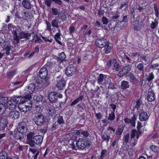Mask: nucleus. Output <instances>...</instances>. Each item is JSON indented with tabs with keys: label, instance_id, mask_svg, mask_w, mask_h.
Segmentation results:
<instances>
[{
	"label": "nucleus",
	"instance_id": "obj_1",
	"mask_svg": "<svg viewBox=\"0 0 159 159\" xmlns=\"http://www.w3.org/2000/svg\"><path fill=\"white\" fill-rule=\"evenodd\" d=\"M17 98L19 99L18 102H16L15 108L18 106L20 110L24 112L29 111L31 109L32 104L30 99H27L24 97L17 96Z\"/></svg>",
	"mask_w": 159,
	"mask_h": 159
},
{
	"label": "nucleus",
	"instance_id": "obj_2",
	"mask_svg": "<svg viewBox=\"0 0 159 159\" xmlns=\"http://www.w3.org/2000/svg\"><path fill=\"white\" fill-rule=\"evenodd\" d=\"M48 71L44 66L40 69L39 72V75L41 79H37L36 80V84L38 87L44 88L48 86L49 83L47 78L48 75Z\"/></svg>",
	"mask_w": 159,
	"mask_h": 159
},
{
	"label": "nucleus",
	"instance_id": "obj_3",
	"mask_svg": "<svg viewBox=\"0 0 159 159\" xmlns=\"http://www.w3.org/2000/svg\"><path fill=\"white\" fill-rule=\"evenodd\" d=\"M17 96H13L11 97L8 100V98L7 97H2V96L0 98V102L1 103L4 104H6L7 107L8 109L12 110L15 108L16 102H18L19 99L17 98Z\"/></svg>",
	"mask_w": 159,
	"mask_h": 159
},
{
	"label": "nucleus",
	"instance_id": "obj_4",
	"mask_svg": "<svg viewBox=\"0 0 159 159\" xmlns=\"http://www.w3.org/2000/svg\"><path fill=\"white\" fill-rule=\"evenodd\" d=\"M91 142L86 138H79L76 142L77 147L80 150L89 149L91 146Z\"/></svg>",
	"mask_w": 159,
	"mask_h": 159
},
{
	"label": "nucleus",
	"instance_id": "obj_5",
	"mask_svg": "<svg viewBox=\"0 0 159 159\" xmlns=\"http://www.w3.org/2000/svg\"><path fill=\"white\" fill-rule=\"evenodd\" d=\"M41 88L38 87L37 84L34 83L30 84L28 86V90L25 93V96L24 97H26L27 99H30L32 98L31 94L33 92L36 90H38Z\"/></svg>",
	"mask_w": 159,
	"mask_h": 159
},
{
	"label": "nucleus",
	"instance_id": "obj_6",
	"mask_svg": "<svg viewBox=\"0 0 159 159\" xmlns=\"http://www.w3.org/2000/svg\"><path fill=\"white\" fill-rule=\"evenodd\" d=\"M33 120L38 126L43 125L45 122L44 116L41 113L36 114L33 118Z\"/></svg>",
	"mask_w": 159,
	"mask_h": 159
},
{
	"label": "nucleus",
	"instance_id": "obj_7",
	"mask_svg": "<svg viewBox=\"0 0 159 159\" xmlns=\"http://www.w3.org/2000/svg\"><path fill=\"white\" fill-rule=\"evenodd\" d=\"M87 93L84 89H82L79 95V96L74 100L70 104V106H73L84 99L85 100L87 97Z\"/></svg>",
	"mask_w": 159,
	"mask_h": 159
},
{
	"label": "nucleus",
	"instance_id": "obj_8",
	"mask_svg": "<svg viewBox=\"0 0 159 159\" xmlns=\"http://www.w3.org/2000/svg\"><path fill=\"white\" fill-rule=\"evenodd\" d=\"M97 79L98 84L105 86L110 81L109 76L104 75L102 74H100Z\"/></svg>",
	"mask_w": 159,
	"mask_h": 159
},
{
	"label": "nucleus",
	"instance_id": "obj_9",
	"mask_svg": "<svg viewBox=\"0 0 159 159\" xmlns=\"http://www.w3.org/2000/svg\"><path fill=\"white\" fill-rule=\"evenodd\" d=\"M43 66L46 68L48 71L52 72V71L54 72V70L56 71L55 69L57 66V65L56 61H48Z\"/></svg>",
	"mask_w": 159,
	"mask_h": 159
},
{
	"label": "nucleus",
	"instance_id": "obj_10",
	"mask_svg": "<svg viewBox=\"0 0 159 159\" xmlns=\"http://www.w3.org/2000/svg\"><path fill=\"white\" fill-rule=\"evenodd\" d=\"M17 130L24 134H25L28 130L27 123L24 121L20 122L18 125Z\"/></svg>",
	"mask_w": 159,
	"mask_h": 159
},
{
	"label": "nucleus",
	"instance_id": "obj_11",
	"mask_svg": "<svg viewBox=\"0 0 159 159\" xmlns=\"http://www.w3.org/2000/svg\"><path fill=\"white\" fill-rule=\"evenodd\" d=\"M76 71V69L75 66L70 65L66 67L65 73L67 76H70L73 75Z\"/></svg>",
	"mask_w": 159,
	"mask_h": 159
},
{
	"label": "nucleus",
	"instance_id": "obj_12",
	"mask_svg": "<svg viewBox=\"0 0 159 159\" xmlns=\"http://www.w3.org/2000/svg\"><path fill=\"white\" fill-rule=\"evenodd\" d=\"M34 136V134L33 132H29L27 135L26 143L31 147H33L35 146V144L33 142Z\"/></svg>",
	"mask_w": 159,
	"mask_h": 159
},
{
	"label": "nucleus",
	"instance_id": "obj_13",
	"mask_svg": "<svg viewBox=\"0 0 159 159\" xmlns=\"http://www.w3.org/2000/svg\"><path fill=\"white\" fill-rule=\"evenodd\" d=\"M59 57L55 56V59L57 60L59 65H61V63H63L64 61H66L65 59L66 58V56L64 52L59 53L58 55Z\"/></svg>",
	"mask_w": 159,
	"mask_h": 159
},
{
	"label": "nucleus",
	"instance_id": "obj_14",
	"mask_svg": "<svg viewBox=\"0 0 159 159\" xmlns=\"http://www.w3.org/2000/svg\"><path fill=\"white\" fill-rule=\"evenodd\" d=\"M136 119V115L134 114L130 119L128 118H126L124 119V121L126 124H130L132 127H134L135 125V120Z\"/></svg>",
	"mask_w": 159,
	"mask_h": 159
},
{
	"label": "nucleus",
	"instance_id": "obj_15",
	"mask_svg": "<svg viewBox=\"0 0 159 159\" xmlns=\"http://www.w3.org/2000/svg\"><path fill=\"white\" fill-rule=\"evenodd\" d=\"M107 42V39L102 38L97 39L95 41V44L98 47L102 48L104 47Z\"/></svg>",
	"mask_w": 159,
	"mask_h": 159
},
{
	"label": "nucleus",
	"instance_id": "obj_16",
	"mask_svg": "<svg viewBox=\"0 0 159 159\" xmlns=\"http://www.w3.org/2000/svg\"><path fill=\"white\" fill-rule=\"evenodd\" d=\"M149 115H148L147 112L141 111L139 115V119L141 121H147L148 120Z\"/></svg>",
	"mask_w": 159,
	"mask_h": 159
},
{
	"label": "nucleus",
	"instance_id": "obj_17",
	"mask_svg": "<svg viewBox=\"0 0 159 159\" xmlns=\"http://www.w3.org/2000/svg\"><path fill=\"white\" fill-rule=\"evenodd\" d=\"M48 97L50 102L52 103L55 102L57 100V95L56 92H53L50 93Z\"/></svg>",
	"mask_w": 159,
	"mask_h": 159
},
{
	"label": "nucleus",
	"instance_id": "obj_18",
	"mask_svg": "<svg viewBox=\"0 0 159 159\" xmlns=\"http://www.w3.org/2000/svg\"><path fill=\"white\" fill-rule=\"evenodd\" d=\"M43 140V136L39 135H36L34 136L33 142L34 144L40 145L42 143Z\"/></svg>",
	"mask_w": 159,
	"mask_h": 159
},
{
	"label": "nucleus",
	"instance_id": "obj_19",
	"mask_svg": "<svg viewBox=\"0 0 159 159\" xmlns=\"http://www.w3.org/2000/svg\"><path fill=\"white\" fill-rule=\"evenodd\" d=\"M7 119L6 117L3 116L0 120V130H3L7 126Z\"/></svg>",
	"mask_w": 159,
	"mask_h": 159
},
{
	"label": "nucleus",
	"instance_id": "obj_20",
	"mask_svg": "<svg viewBox=\"0 0 159 159\" xmlns=\"http://www.w3.org/2000/svg\"><path fill=\"white\" fill-rule=\"evenodd\" d=\"M57 122L53 124V127L55 129H57L58 126V124L59 125L64 124L65 123V121L63 119V116H59L57 117Z\"/></svg>",
	"mask_w": 159,
	"mask_h": 159
},
{
	"label": "nucleus",
	"instance_id": "obj_21",
	"mask_svg": "<svg viewBox=\"0 0 159 159\" xmlns=\"http://www.w3.org/2000/svg\"><path fill=\"white\" fill-rule=\"evenodd\" d=\"M66 85V81L63 78H62L59 80L57 81V88L60 90H62Z\"/></svg>",
	"mask_w": 159,
	"mask_h": 159
},
{
	"label": "nucleus",
	"instance_id": "obj_22",
	"mask_svg": "<svg viewBox=\"0 0 159 159\" xmlns=\"http://www.w3.org/2000/svg\"><path fill=\"white\" fill-rule=\"evenodd\" d=\"M31 36V34L29 33L27 31L26 32L21 31L19 34V36L20 39H29Z\"/></svg>",
	"mask_w": 159,
	"mask_h": 159
},
{
	"label": "nucleus",
	"instance_id": "obj_23",
	"mask_svg": "<svg viewBox=\"0 0 159 159\" xmlns=\"http://www.w3.org/2000/svg\"><path fill=\"white\" fill-rule=\"evenodd\" d=\"M129 79V82L133 84H136L138 82V80L134 74L131 72L129 73L127 76Z\"/></svg>",
	"mask_w": 159,
	"mask_h": 159
},
{
	"label": "nucleus",
	"instance_id": "obj_24",
	"mask_svg": "<svg viewBox=\"0 0 159 159\" xmlns=\"http://www.w3.org/2000/svg\"><path fill=\"white\" fill-rule=\"evenodd\" d=\"M20 116L19 112L16 111H11L9 114V117L13 120L18 119Z\"/></svg>",
	"mask_w": 159,
	"mask_h": 159
},
{
	"label": "nucleus",
	"instance_id": "obj_25",
	"mask_svg": "<svg viewBox=\"0 0 159 159\" xmlns=\"http://www.w3.org/2000/svg\"><path fill=\"white\" fill-rule=\"evenodd\" d=\"M156 95L152 91L148 92L147 94V98L148 101L150 102H154L156 99Z\"/></svg>",
	"mask_w": 159,
	"mask_h": 159
},
{
	"label": "nucleus",
	"instance_id": "obj_26",
	"mask_svg": "<svg viewBox=\"0 0 159 159\" xmlns=\"http://www.w3.org/2000/svg\"><path fill=\"white\" fill-rule=\"evenodd\" d=\"M125 127V125H119L116 129L115 134L120 136L122 133Z\"/></svg>",
	"mask_w": 159,
	"mask_h": 159
},
{
	"label": "nucleus",
	"instance_id": "obj_27",
	"mask_svg": "<svg viewBox=\"0 0 159 159\" xmlns=\"http://www.w3.org/2000/svg\"><path fill=\"white\" fill-rule=\"evenodd\" d=\"M22 4L23 7L27 9H30L31 8V4L29 0H23Z\"/></svg>",
	"mask_w": 159,
	"mask_h": 159
},
{
	"label": "nucleus",
	"instance_id": "obj_28",
	"mask_svg": "<svg viewBox=\"0 0 159 159\" xmlns=\"http://www.w3.org/2000/svg\"><path fill=\"white\" fill-rule=\"evenodd\" d=\"M57 30H58V32L55 35L54 38L56 41L57 42L58 44L61 45H62V42L58 40H60L61 39L60 36L61 34L60 33V30L59 29H58Z\"/></svg>",
	"mask_w": 159,
	"mask_h": 159
},
{
	"label": "nucleus",
	"instance_id": "obj_29",
	"mask_svg": "<svg viewBox=\"0 0 159 159\" xmlns=\"http://www.w3.org/2000/svg\"><path fill=\"white\" fill-rule=\"evenodd\" d=\"M24 134L21 133L20 131H18L15 133L14 137L17 140H22L24 137Z\"/></svg>",
	"mask_w": 159,
	"mask_h": 159
},
{
	"label": "nucleus",
	"instance_id": "obj_30",
	"mask_svg": "<svg viewBox=\"0 0 159 159\" xmlns=\"http://www.w3.org/2000/svg\"><path fill=\"white\" fill-rule=\"evenodd\" d=\"M129 82L123 80L121 83L120 88L123 90H126L129 88Z\"/></svg>",
	"mask_w": 159,
	"mask_h": 159
},
{
	"label": "nucleus",
	"instance_id": "obj_31",
	"mask_svg": "<svg viewBox=\"0 0 159 159\" xmlns=\"http://www.w3.org/2000/svg\"><path fill=\"white\" fill-rule=\"evenodd\" d=\"M8 30L9 31H11L12 33H14L16 32L17 28L12 24H9L8 25Z\"/></svg>",
	"mask_w": 159,
	"mask_h": 159
},
{
	"label": "nucleus",
	"instance_id": "obj_32",
	"mask_svg": "<svg viewBox=\"0 0 159 159\" xmlns=\"http://www.w3.org/2000/svg\"><path fill=\"white\" fill-rule=\"evenodd\" d=\"M107 156V150L106 149H102L99 156V159H104Z\"/></svg>",
	"mask_w": 159,
	"mask_h": 159
},
{
	"label": "nucleus",
	"instance_id": "obj_33",
	"mask_svg": "<svg viewBox=\"0 0 159 159\" xmlns=\"http://www.w3.org/2000/svg\"><path fill=\"white\" fill-rule=\"evenodd\" d=\"M51 25L54 28H59V21L56 19L52 20L51 21Z\"/></svg>",
	"mask_w": 159,
	"mask_h": 159
},
{
	"label": "nucleus",
	"instance_id": "obj_34",
	"mask_svg": "<svg viewBox=\"0 0 159 159\" xmlns=\"http://www.w3.org/2000/svg\"><path fill=\"white\" fill-rule=\"evenodd\" d=\"M142 25L139 22H137L134 25V31H137L141 29Z\"/></svg>",
	"mask_w": 159,
	"mask_h": 159
},
{
	"label": "nucleus",
	"instance_id": "obj_35",
	"mask_svg": "<svg viewBox=\"0 0 159 159\" xmlns=\"http://www.w3.org/2000/svg\"><path fill=\"white\" fill-rule=\"evenodd\" d=\"M33 99L36 102L42 101L43 99V97L40 95H35L33 97Z\"/></svg>",
	"mask_w": 159,
	"mask_h": 159
},
{
	"label": "nucleus",
	"instance_id": "obj_36",
	"mask_svg": "<svg viewBox=\"0 0 159 159\" xmlns=\"http://www.w3.org/2000/svg\"><path fill=\"white\" fill-rule=\"evenodd\" d=\"M150 148L155 153H158L159 152V148L155 145H151Z\"/></svg>",
	"mask_w": 159,
	"mask_h": 159
},
{
	"label": "nucleus",
	"instance_id": "obj_37",
	"mask_svg": "<svg viewBox=\"0 0 159 159\" xmlns=\"http://www.w3.org/2000/svg\"><path fill=\"white\" fill-rule=\"evenodd\" d=\"M7 156V153L4 150H2L0 152V159H6Z\"/></svg>",
	"mask_w": 159,
	"mask_h": 159
},
{
	"label": "nucleus",
	"instance_id": "obj_38",
	"mask_svg": "<svg viewBox=\"0 0 159 159\" xmlns=\"http://www.w3.org/2000/svg\"><path fill=\"white\" fill-rule=\"evenodd\" d=\"M60 18L62 21H64L66 20L67 16L64 12H62L59 13Z\"/></svg>",
	"mask_w": 159,
	"mask_h": 159
},
{
	"label": "nucleus",
	"instance_id": "obj_39",
	"mask_svg": "<svg viewBox=\"0 0 159 159\" xmlns=\"http://www.w3.org/2000/svg\"><path fill=\"white\" fill-rule=\"evenodd\" d=\"M105 48V53L106 54H108L110 52V50L111 49V47L109 46V43L108 42H107L106 44L104 46Z\"/></svg>",
	"mask_w": 159,
	"mask_h": 159
},
{
	"label": "nucleus",
	"instance_id": "obj_40",
	"mask_svg": "<svg viewBox=\"0 0 159 159\" xmlns=\"http://www.w3.org/2000/svg\"><path fill=\"white\" fill-rule=\"evenodd\" d=\"M115 61H116V60L114 58L110 59L106 63V67L109 68Z\"/></svg>",
	"mask_w": 159,
	"mask_h": 159
},
{
	"label": "nucleus",
	"instance_id": "obj_41",
	"mask_svg": "<svg viewBox=\"0 0 159 159\" xmlns=\"http://www.w3.org/2000/svg\"><path fill=\"white\" fill-rule=\"evenodd\" d=\"M132 65H128L126 66H125L123 68L124 70L126 72L127 75L129 74V71H131L132 68Z\"/></svg>",
	"mask_w": 159,
	"mask_h": 159
},
{
	"label": "nucleus",
	"instance_id": "obj_42",
	"mask_svg": "<svg viewBox=\"0 0 159 159\" xmlns=\"http://www.w3.org/2000/svg\"><path fill=\"white\" fill-rule=\"evenodd\" d=\"M115 118V115L114 112L113 111H111L110 113L109 114L108 116L107 117V119L111 121H113Z\"/></svg>",
	"mask_w": 159,
	"mask_h": 159
},
{
	"label": "nucleus",
	"instance_id": "obj_43",
	"mask_svg": "<svg viewBox=\"0 0 159 159\" xmlns=\"http://www.w3.org/2000/svg\"><path fill=\"white\" fill-rule=\"evenodd\" d=\"M11 50V46L7 45L6 47L3 49V51L5 52L7 55H8L10 54V52Z\"/></svg>",
	"mask_w": 159,
	"mask_h": 159
},
{
	"label": "nucleus",
	"instance_id": "obj_44",
	"mask_svg": "<svg viewBox=\"0 0 159 159\" xmlns=\"http://www.w3.org/2000/svg\"><path fill=\"white\" fill-rule=\"evenodd\" d=\"M137 68L140 72H143L144 71V66L142 63H139L138 64Z\"/></svg>",
	"mask_w": 159,
	"mask_h": 159
},
{
	"label": "nucleus",
	"instance_id": "obj_45",
	"mask_svg": "<svg viewBox=\"0 0 159 159\" xmlns=\"http://www.w3.org/2000/svg\"><path fill=\"white\" fill-rule=\"evenodd\" d=\"M98 90H100L99 89V88L98 86H97V89L95 90H91L90 93V96L92 98H94L95 97V94L98 92Z\"/></svg>",
	"mask_w": 159,
	"mask_h": 159
},
{
	"label": "nucleus",
	"instance_id": "obj_46",
	"mask_svg": "<svg viewBox=\"0 0 159 159\" xmlns=\"http://www.w3.org/2000/svg\"><path fill=\"white\" fill-rule=\"evenodd\" d=\"M127 75L126 72L124 70L123 68L120 70L117 74V75L120 77H122L125 75L127 76Z\"/></svg>",
	"mask_w": 159,
	"mask_h": 159
},
{
	"label": "nucleus",
	"instance_id": "obj_47",
	"mask_svg": "<svg viewBox=\"0 0 159 159\" xmlns=\"http://www.w3.org/2000/svg\"><path fill=\"white\" fill-rule=\"evenodd\" d=\"M142 103V101L141 99L140 98H139L136 102V104L134 107L136 108L137 110H138Z\"/></svg>",
	"mask_w": 159,
	"mask_h": 159
},
{
	"label": "nucleus",
	"instance_id": "obj_48",
	"mask_svg": "<svg viewBox=\"0 0 159 159\" xmlns=\"http://www.w3.org/2000/svg\"><path fill=\"white\" fill-rule=\"evenodd\" d=\"M119 54L121 58V61L125 62V57H126V56L125 53L124 52L122 51H120L119 52Z\"/></svg>",
	"mask_w": 159,
	"mask_h": 159
},
{
	"label": "nucleus",
	"instance_id": "obj_49",
	"mask_svg": "<svg viewBox=\"0 0 159 159\" xmlns=\"http://www.w3.org/2000/svg\"><path fill=\"white\" fill-rule=\"evenodd\" d=\"M6 109L5 105L2 104L0 103V115L3 114Z\"/></svg>",
	"mask_w": 159,
	"mask_h": 159
},
{
	"label": "nucleus",
	"instance_id": "obj_50",
	"mask_svg": "<svg viewBox=\"0 0 159 159\" xmlns=\"http://www.w3.org/2000/svg\"><path fill=\"white\" fill-rule=\"evenodd\" d=\"M154 75L152 72L149 73L148 75L146 78V80L148 82L151 81L154 78Z\"/></svg>",
	"mask_w": 159,
	"mask_h": 159
},
{
	"label": "nucleus",
	"instance_id": "obj_51",
	"mask_svg": "<svg viewBox=\"0 0 159 159\" xmlns=\"http://www.w3.org/2000/svg\"><path fill=\"white\" fill-rule=\"evenodd\" d=\"M107 131L108 132L107 133H108L109 134H110L112 133V132L114 133L116 129L115 128H113L111 126H109L107 128Z\"/></svg>",
	"mask_w": 159,
	"mask_h": 159
},
{
	"label": "nucleus",
	"instance_id": "obj_52",
	"mask_svg": "<svg viewBox=\"0 0 159 159\" xmlns=\"http://www.w3.org/2000/svg\"><path fill=\"white\" fill-rule=\"evenodd\" d=\"M129 134L128 133L125 135L123 137V140L126 143L129 142Z\"/></svg>",
	"mask_w": 159,
	"mask_h": 159
},
{
	"label": "nucleus",
	"instance_id": "obj_53",
	"mask_svg": "<svg viewBox=\"0 0 159 159\" xmlns=\"http://www.w3.org/2000/svg\"><path fill=\"white\" fill-rule=\"evenodd\" d=\"M74 141L73 140H71V141H70L69 142L70 143V142H71V143H69V147L72 148L73 149L76 150V149H75L76 146H75V144L74 143Z\"/></svg>",
	"mask_w": 159,
	"mask_h": 159
},
{
	"label": "nucleus",
	"instance_id": "obj_54",
	"mask_svg": "<svg viewBox=\"0 0 159 159\" xmlns=\"http://www.w3.org/2000/svg\"><path fill=\"white\" fill-rule=\"evenodd\" d=\"M159 66V64L157 63L153 64L150 67V68L152 70H157L159 71V68H157Z\"/></svg>",
	"mask_w": 159,
	"mask_h": 159
},
{
	"label": "nucleus",
	"instance_id": "obj_55",
	"mask_svg": "<svg viewBox=\"0 0 159 159\" xmlns=\"http://www.w3.org/2000/svg\"><path fill=\"white\" fill-rule=\"evenodd\" d=\"M113 66V70L117 71L119 70V64L118 62H117L116 61H115V62H114Z\"/></svg>",
	"mask_w": 159,
	"mask_h": 159
},
{
	"label": "nucleus",
	"instance_id": "obj_56",
	"mask_svg": "<svg viewBox=\"0 0 159 159\" xmlns=\"http://www.w3.org/2000/svg\"><path fill=\"white\" fill-rule=\"evenodd\" d=\"M12 34L13 35L14 40L17 42H19L20 39L19 36L17 35V32H14V33H13Z\"/></svg>",
	"mask_w": 159,
	"mask_h": 159
},
{
	"label": "nucleus",
	"instance_id": "obj_57",
	"mask_svg": "<svg viewBox=\"0 0 159 159\" xmlns=\"http://www.w3.org/2000/svg\"><path fill=\"white\" fill-rule=\"evenodd\" d=\"M127 152L129 156H132L134 153V150L132 148H128Z\"/></svg>",
	"mask_w": 159,
	"mask_h": 159
},
{
	"label": "nucleus",
	"instance_id": "obj_58",
	"mask_svg": "<svg viewBox=\"0 0 159 159\" xmlns=\"http://www.w3.org/2000/svg\"><path fill=\"white\" fill-rule=\"evenodd\" d=\"M115 15V14H114ZM120 16L119 15V13L118 12H117L116 14V15H113L111 17V20L114 21H116L117 20L118 17H119Z\"/></svg>",
	"mask_w": 159,
	"mask_h": 159
},
{
	"label": "nucleus",
	"instance_id": "obj_59",
	"mask_svg": "<svg viewBox=\"0 0 159 159\" xmlns=\"http://www.w3.org/2000/svg\"><path fill=\"white\" fill-rule=\"evenodd\" d=\"M102 21L103 25H107L109 22V20L106 17L103 16L102 18Z\"/></svg>",
	"mask_w": 159,
	"mask_h": 159
},
{
	"label": "nucleus",
	"instance_id": "obj_60",
	"mask_svg": "<svg viewBox=\"0 0 159 159\" xmlns=\"http://www.w3.org/2000/svg\"><path fill=\"white\" fill-rule=\"evenodd\" d=\"M142 127V123L139 121H138L137 122V129L138 130V132L140 133V134L142 133V132L140 130V129Z\"/></svg>",
	"mask_w": 159,
	"mask_h": 159
},
{
	"label": "nucleus",
	"instance_id": "obj_61",
	"mask_svg": "<svg viewBox=\"0 0 159 159\" xmlns=\"http://www.w3.org/2000/svg\"><path fill=\"white\" fill-rule=\"evenodd\" d=\"M52 14L53 15L56 16L58 14V11L57 8L55 7H52Z\"/></svg>",
	"mask_w": 159,
	"mask_h": 159
},
{
	"label": "nucleus",
	"instance_id": "obj_62",
	"mask_svg": "<svg viewBox=\"0 0 159 159\" xmlns=\"http://www.w3.org/2000/svg\"><path fill=\"white\" fill-rule=\"evenodd\" d=\"M137 133V131L135 129H133L131 134V139H133L135 138V136Z\"/></svg>",
	"mask_w": 159,
	"mask_h": 159
},
{
	"label": "nucleus",
	"instance_id": "obj_63",
	"mask_svg": "<svg viewBox=\"0 0 159 159\" xmlns=\"http://www.w3.org/2000/svg\"><path fill=\"white\" fill-rule=\"evenodd\" d=\"M84 105L85 104L84 103H79L77 105V106L80 110L82 111V110L84 109Z\"/></svg>",
	"mask_w": 159,
	"mask_h": 159
},
{
	"label": "nucleus",
	"instance_id": "obj_64",
	"mask_svg": "<svg viewBox=\"0 0 159 159\" xmlns=\"http://www.w3.org/2000/svg\"><path fill=\"white\" fill-rule=\"evenodd\" d=\"M75 27L74 26H70L69 28V33L70 34H72L74 31Z\"/></svg>",
	"mask_w": 159,
	"mask_h": 159
}]
</instances>
